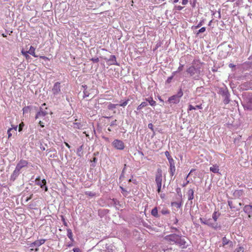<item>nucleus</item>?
<instances>
[{
    "label": "nucleus",
    "instance_id": "nucleus-59",
    "mask_svg": "<svg viewBox=\"0 0 252 252\" xmlns=\"http://www.w3.org/2000/svg\"><path fill=\"white\" fill-rule=\"evenodd\" d=\"M159 100L161 101V102H163V100L161 98H159Z\"/></svg>",
    "mask_w": 252,
    "mask_h": 252
},
{
    "label": "nucleus",
    "instance_id": "nucleus-33",
    "mask_svg": "<svg viewBox=\"0 0 252 252\" xmlns=\"http://www.w3.org/2000/svg\"><path fill=\"white\" fill-rule=\"evenodd\" d=\"M234 252H244V248L242 247H239L236 248Z\"/></svg>",
    "mask_w": 252,
    "mask_h": 252
},
{
    "label": "nucleus",
    "instance_id": "nucleus-41",
    "mask_svg": "<svg viewBox=\"0 0 252 252\" xmlns=\"http://www.w3.org/2000/svg\"><path fill=\"white\" fill-rule=\"evenodd\" d=\"M148 127L151 129L153 131H154L153 125L152 123H150L148 124Z\"/></svg>",
    "mask_w": 252,
    "mask_h": 252
},
{
    "label": "nucleus",
    "instance_id": "nucleus-19",
    "mask_svg": "<svg viewBox=\"0 0 252 252\" xmlns=\"http://www.w3.org/2000/svg\"><path fill=\"white\" fill-rule=\"evenodd\" d=\"M108 61L111 62L110 64L111 65H117L118 63L116 61V58L115 55H111Z\"/></svg>",
    "mask_w": 252,
    "mask_h": 252
},
{
    "label": "nucleus",
    "instance_id": "nucleus-6",
    "mask_svg": "<svg viewBox=\"0 0 252 252\" xmlns=\"http://www.w3.org/2000/svg\"><path fill=\"white\" fill-rule=\"evenodd\" d=\"M35 183L37 185L39 186L41 188H43L45 187V191H47L48 190V188L46 186V181L45 179L41 181L40 177L39 176L35 179Z\"/></svg>",
    "mask_w": 252,
    "mask_h": 252
},
{
    "label": "nucleus",
    "instance_id": "nucleus-3",
    "mask_svg": "<svg viewBox=\"0 0 252 252\" xmlns=\"http://www.w3.org/2000/svg\"><path fill=\"white\" fill-rule=\"evenodd\" d=\"M183 93L180 89L177 94L173 95L168 98V101L170 103L177 104L180 102L181 97L183 96Z\"/></svg>",
    "mask_w": 252,
    "mask_h": 252
},
{
    "label": "nucleus",
    "instance_id": "nucleus-37",
    "mask_svg": "<svg viewBox=\"0 0 252 252\" xmlns=\"http://www.w3.org/2000/svg\"><path fill=\"white\" fill-rule=\"evenodd\" d=\"M206 31V28L205 27L201 28L197 32V34H199V33L204 32Z\"/></svg>",
    "mask_w": 252,
    "mask_h": 252
},
{
    "label": "nucleus",
    "instance_id": "nucleus-43",
    "mask_svg": "<svg viewBox=\"0 0 252 252\" xmlns=\"http://www.w3.org/2000/svg\"><path fill=\"white\" fill-rule=\"evenodd\" d=\"M202 25V22H200L197 26H194V29H198L199 27H200Z\"/></svg>",
    "mask_w": 252,
    "mask_h": 252
},
{
    "label": "nucleus",
    "instance_id": "nucleus-23",
    "mask_svg": "<svg viewBox=\"0 0 252 252\" xmlns=\"http://www.w3.org/2000/svg\"><path fill=\"white\" fill-rule=\"evenodd\" d=\"M146 100L148 101L150 105L153 106L156 105V102L153 99L152 97L146 98Z\"/></svg>",
    "mask_w": 252,
    "mask_h": 252
},
{
    "label": "nucleus",
    "instance_id": "nucleus-51",
    "mask_svg": "<svg viewBox=\"0 0 252 252\" xmlns=\"http://www.w3.org/2000/svg\"><path fill=\"white\" fill-rule=\"evenodd\" d=\"M64 144L65 145V146L68 148H70V146L68 144V143H67V142H64Z\"/></svg>",
    "mask_w": 252,
    "mask_h": 252
},
{
    "label": "nucleus",
    "instance_id": "nucleus-8",
    "mask_svg": "<svg viewBox=\"0 0 252 252\" xmlns=\"http://www.w3.org/2000/svg\"><path fill=\"white\" fill-rule=\"evenodd\" d=\"M243 107L245 110H252V97H247L246 101L243 104Z\"/></svg>",
    "mask_w": 252,
    "mask_h": 252
},
{
    "label": "nucleus",
    "instance_id": "nucleus-54",
    "mask_svg": "<svg viewBox=\"0 0 252 252\" xmlns=\"http://www.w3.org/2000/svg\"><path fill=\"white\" fill-rule=\"evenodd\" d=\"M234 66H235V65H234V64H232V63H230V64H229V67H234Z\"/></svg>",
    "mask_w": 252,
    "mask_h": 252
},
{
    "label": "nucleus",
    "instance_id": "nucleus-26",
    "mask_svg": "<svg viewBox=\"0 0 252 252\" xmlns=\"http://www.w3.org/2000/svg\"><path fill=\"white\" fill-rule=\"evenodd\" d=\"M220 216V214L218 212H214L212 215V218L215 221H216Z\"/></svg>",
    "mask_w": 252,
    "mask_h": 252
},
{
    "label": "nucleus",
    "instance_id": "nucleus-46",
    "mask_svg": "<svg viewBox=\"0 0 252 252\" xmlns=\"http://www.w3.org/2000/svg\"><path fill=\"white\" fill-rule=\"evenodd\" d=\"M32 195L33 194H32L31 195H30V196L28 197L27 198V199H26V201L27 202L29 200H30V199H32Z\"/></svg>",
    "mask_w": 252,
    "mask_h": 252
},
{
    "label": "nucleus",
    "instance_id": "nucleus-53",
    "mask_svg": "<svg viewBox=\"0 0 252 252\" xmlns=\"http://www.w3.org/2000/svg\"><path fill=\"white\" fill-rule=\"evenodd\" d=\"M162 213L163 214H166L169 213V212L168 211H162Z\"/></svg>",
    "mask_w": 252,
    "mask_h": 252
},
{
    "label": "nucleus",
    "instance_id": "nucleus-31",
    "mask_svg": "<svg viewBox=\"0 0 252 252\" xmlns=\"http://www.w3.org/2000/svg\"><path fill=\"white\" fill-rule=\"evenodd\" d=\"M117 104L110 103L108 106V108L110 110L114 109L116 107Z\"/></svg>",
    "mask_w": 252,
    "mask_h": 252
},
{
    "label": "nucleus",
    "instance_id": "nucleus-61",
    "mask_svg": "<svg viewBox=\"0 0 252 252\" xmlns=\"http://www.w3.org/2000/svg\"><path fill=\"white\" fill-rule=\"evenodd\" d=\"M126 164H125V167H124V168L123 170L125 169V168H126Z\"/></svg>",
    "mask_w": 252,
    "mask_h": 252
},
{
    "label": "nucleus",
    "instance_id": "nucleus-30",
    "mask_svg": "<svg viewBox=\"0 0 252 252\" xmlns=\"http://www.w3.org/2000/svg\"><path fill=\"white\" fill-rule=\"evenodd\" d=\"M171 205L172 206L176 207L177 209H179L181 206V204L180 203L176 202H172L171 203Z\"/></svg>",
    "mask_w": 252,
    "mask_h": 252
},
{
    "label": "nucleus",
    "instance_id": "nucleus-15",
    "mask_svg": "<svg viewBox=\"0 0 252 252\" xmlns=\"http://www.w3.org/2000/svg\"><path fill=\"white\" fill-rule=\"evenodd\" d=\"M46 241L45 239H40L36 240L32 244V246L39 247L41 245L43 244Z\"/></svg>",
    "mask_w": 252,
    "mask_h": 252
},
{
    "label": "nucleus",
    "instance_id": "nucleus-18",
    "mask_svg": "<svg viewBox=\"0 0 252 252\" xmlns=\"http://www.w3.org/2000/svg\"><path fill=\"white\" fill-rule=\"evenodd\" d=\"M200 222H201V223H203V224H204L206 225H208L210 226H212V227L213 226V224L210 222V219L205 220L203 218H200Z\"/></svg>",
    "mask_w": 252,
    "mask_h": 252
},
{
    "label": "nucleus",
    "instance_id": "nucleus-2",
    "mask_svg": "<svg viewBox=\"0 0 252 252\" xmlns=\"http://www.w3.org/2000/svg\"><path fill=\"white\" fill-rule=\"evenodd\" d=\"M162 181V172L160 168L157 169L156 176L155 182L157 186V191L158 193L160 192Z\"/></svg>",
    "mask_w": 252,
    "mask_h": 252
},
{
    "label": "nucleus",
    "instance_id": "nucleus-38",
    "mask_svg": "<svg viewBox=\"0 0 252 252\" xmlns=\"http://www.w3.org/2000/svg\"><path fill=\"white\" fill-rule=\"evenodd\" d=\"M165 156H166V157L167 158H168V160H169V158H170V159H171V158H172L171 157V156H170V154H169V153L168 151H166V152H165Z\"/></svg>",
    "mask_w": 252,
    "mask_h": 252
},
{
    "label": "nucleus",
    "instance_id": "nucleus-4",
    "mask_svg": "<svg viewBox=\"0 0 252 252\" xmlns=\"http://www.w3.org/2000/svg\"><path fill=\"white\" fill-rule=\"evenodd\" d=\"M187 71L190 75V76L195 75V77H198L201 72L200 67H195L194 66H190L187 69Z\"/></svg>",
    "mask_w": 252,
    "mask_h": 252
},
{
    "label": "nucleus",
    "instance_id": "nucleus-47",
    "mask_svg": "<svg viewBox=\"0 0 252 252\" xmlns=\"http://www.w3.org/2000/svg\"><path fill=\"white\" fill-rule=\"evenodd\" d=\"M188 1H189L188 0H182V4L183 5H186V4H187L188 3Z\"/></svg>",
    "mask_w": 252,
    "mask_h": 252
},
{
    "label": "nucleus",
    "instance_id": "nucleus-10",
    "mask_svg": "<svg viewBox=\"0 0 252 252\" xmlns=\"http://www.w3.org/2000/svg\"><path fill=\"white\" fill-rule=\"evenodd\" d=\"M169 162L170 164L169 172L171 176H173L175 172L176 168L174 165V161L173 158H169Z\"/></svg>",
    "mask_w": 252,
    "mask_h": 252
},
{
    "label": "nucleus",
    "instance_id": "nucleus-24",
    "mask_svg": "<svg viewBox=\"0 0 252 252\" xmlns=\"http://www.w3.org/2000/svg\"><path fill=\"white\" fill-rule=\"evenodd\" d=\"M67 236L71 241H73V234L70 229H67Z\"/></svg>",
    "mask_w": 252,
    "mask_h": 252
},
{
    "label": "nucleus",
    "instance_id": "nucleus-7",
    "mask_svg": "<svg viewBox=\"0 0 252 252\" xmlns=\"http://www.w3.org/2000/svg\"><path fill=\"white\" fill-rule=\"evenodd\" d=\"M28 162L24 159H21L17 163L16 167V172H20L22 168L27 166Z\"/></svg>",
    "mask_w": 252,
    "mask_h": 252
},
{
    "label": "nucleus",
    "instance_id": "nucleus-48",
    "mask_svg": "<svg viewBox=\"0 0 252 252\" xmlns=\"http://www.w3.org/2000/svg\"><path fill=\"white\" fill-rule=\"evenodd\" d=\"M183 66H183V65H180V66L178 67V70L179 71H182V70H183Z\"/></svg>",
    "mask_w": 252,
    "mask_h": 252
},
{
    "label": "nucleus",
    "instance_id": "nucleus-13",
    "mask_svg": "<svg viewBox=\"0 0 252 252\" xmlns=\"http://www.w3.org/2000/svg\"><path fill=\"white\" fill-rule=\"evenodd\" d=\"M84 124L81 122H77V120L75 119L73 123V128L75 129H81L83 128Z\"/></svg>",
    "mask_w": 252,
    "mask_h": 252
},
{
    "label": "nucleus",
    "instance_id": "nucleus-17",
    "mask_svg": "<svg viewBox=\"0 0 252 252\" xmlns=\"http://www.w3.org/2000/svg\"><path fill=\"white\" fill-rule=\"evenodd\" d=\"M202 108L203 107L202 106L201 104L200 105H196L195 106H193L192 105L189 104V108L188 109V112L189 113V111H191L192 110H195L196 109H202Z\"/></svg>",
    "mask_w": 252,
    "mask_h": 252
},
{
    "label": "nucleus",
    "instance_id": "nucleus-44",
    "mask_svg": "<svg viewBox=\"0 0 252 252\" xmlns=\"http://www.w3.org/2000/svg\"><path fill=\"white\" fill-rule=\"evenodd\" d=\"M40 58L42 59L43 60H49V58L45 56H40Z\"/></svg>",
    "mask_w": 252,
    "mask_h": 252
},
{
    "label": "nucleus",
    "instance_id": "nucleus-9",
    "mask_svg": "<svg viewBox=\"0 0 252 252\" xmlns=\"http://www.w3.org/2000/svg\"><path fill=\"white\" fill-rule=\"evenodd\" d=\"M52 93L54 95H57L61 92V83L56 82L54 84L52 90Z\"/></svg>",
    "mask_w": 252,
    "mask_h": 252
},
{
    "label": "nucleus",
    "instance_id": "nucleus-32",
    "mask_svg": "<svg viewBox=\"0 0 252 252\" xmlns=\"http://www.w3.org/2000/svg\"><path fill=\"white\" fill-rule=\"evenodd\" d=\"M21 53H22V55H23L25 57L26 59H28L30 58V56L28 54V53L27 51L25 52L23 50H22V51H21Z\"/></svg>",
    "mask_w": 252,
    "mask_h": 252
},
{
    "label": "nucleus",
    "instance_id": "nucleus-14",
    "mask_svg": "<svg viewBox=\"0 0 252 252\" xmlns=\"http://www.w3.org/2000/svg\"><path fill=\"white\" fill-rule=\"evenodd\" d=\"M222 246L229 245L230 247H232L233 242L227 239L226 237H223L222 239Z\"/></svg>",
    "mask_w": 252,
    "mask_h": 252
},
{
    "label": "nucleus",
    "instance_id": "nucleus-40",
    "mask_svg": "<svg viewBox=\"0 0 252 252\" xmlns=\"http://www.w3.org/2000/svg\"><path fill=\"white\" fill-rule=\"evenodd\" d=\"M24 126V123L22 122L19 125V131H21L22 130L23 126Z\"/></svg>",
    "mask_w": 252,
    "mask_h": 252
},
{
    "label": "nucleus",
    "instance_id": "nucleus-60",
    "mask_svg": "<svg viewBox=\"0 0 252 252\" xmlns=\"http://www.w3.org/2000/svg\"><path fill=\"white\" fill-rule=\"evenodd\" d=\"M45 105H46V104H45V103H43V104L42 105V106H45Z\"/></svg>",
    "mask_w": 252,
    "mask_h": 252
},
{
    "label": "nucleus",
    "instance_id": "nucleus-22",
    "mask_svg": "<svg viewBox=\"0 0 252 252\" xmlns=\"http://www.w3.org/2000/svg\"><path fill=\"white\" fill-rule=\"evenodd\" d=\"M188 199L191 200L194 197V191L192 189H189L188 191Z\"/></svg>",
    "mask_w": 252,
    "mask_h": 252
},
{
    "label": "nucleus",
    "instance_id": "nucleus-29",
    "mask_svg": "<svg viewBox=\"0 0 252 252\" xmlns=\"http://www.w3.org/2000/svg\"><path fill=\"white\" fill-rule=\"evenodd\" d=\"M30 107L29 106L24 107L23 108V114L29 113L30 111Z\"/></svg>",
    "mask_w": 252,
    "mask_h": 252
},
{
    "label": "nucleus",
    "instance_id": "nucleus-57",
    "mask_svg": "<svg viewBox=\"0 0 252 252\" xmlns=\"http://www.w3.org/2000/svg\"><path fill=\"white\" fill-rule=\"evenodd\" d=\"M178 0H174V3H176V2H177L178 1Z\"/></svg>",
    "mask_w": 252,
    "mask_h": 252
},
{
    "label": "nucleus",
    "instance_id": "nucleus-56",
    "mask_svg": "<svg viewBox=\"0 0 252 252\" xmlns=\"http://www.w3.org/2000/svg\"><path fill=\"white\" fill-rule=\"evenodd\" d=\"M83 133H85V134H86V136L87 137H89V134H87V133H86V132H85H85H84Z\"/></svg>",
    "mask_w": 252,
    "mask_h": 252
},
{
    "label": "nucleus",
    "instance_id": "nucleus-52",
    "mask_svg": "<svg viewBox=\"0 0 252 252\" xmlns=\"http://www.w3.org/2000/svg\"><path fill=\"white\" fill-rule=\"evenodd\" d=\"M195 170L194 169H191L190 171V172L189 173V174L186 177V179H187L188 178V177L189 176V175H190V174L193 172V171H194Z\"/></svg>",
    "mask_w": 252,
    "mask_h": 252
},
{
    "label": "nucleus",
    "instance_id": "nucleus-36",
    "mask_svg": "<svg viewBox=\"0 0 252 252\" xmlns=\"http://www.w3.org/2000/svg\"><path fill=\"white\" fill-rule=\"evenodd\" d=\"M128 101L129 99H127L124 101L123 103H121L119 105L120 106L125 107L127 104Z\"/></svg>",
    "mask_w": 252,
    "mask_h": 252
},
{
    "label": "nucleus",
    "instance_id": "nucleus-50",
    "mask_svg": "<svg viewBox=\"0 0 252 252\" xmlns=\"http://www.w3.org/2000/svg\"><path fill=\"white\" fill-rule=\"evenodd\" d=\"M183 7L181 6H178L177 7V9L178 10H181L182 9H183Z\"/></svg>",
    "mask_w": 252,
    "mask_h": 252
},
{
    "label": "nucleus",
    "instance_id": "nucleus-25",
    "mask_svg": "<svg viewBox=\"0 0 252 252\" xmlns=\"http://www.w3.org/2000/svg\"><path fill=\"white\" fill-rule=\"evenodd\" d=\"M83 145L80 146L78 149L77 151V154L79 157H82L83 156Z\"/></svg>",
    "mask_w": 252,
    "mask_h": 252
},
{
    "label": "nucleus",
    "instance_id": "nucleus-27",
    "mask_svg": "<svg viewBox=\"0 0 252 252\" xmlns=\"http://www.w3.org/2000/svg\"><path fill=\"white\" fill-rule=\"evenodd\" d=\"M151 214L154 217H158V211L157 207H155L152 210Z\"/></svg>",
    "mask_w": 252,
    "mask_h": 252
},
{
    "label": "nucleus",
    "instance_id": "nucleus-45",
    "mask_svg": "<svg viewBox=\"0 0 252 252\" xmlns=\"http://www.w3.org/2000/svg\"><path fill=\"white\" fill-rule=\"evenodd\" d=\"M74 252H80V250L79 248H76L73 249Z\"/></svg>",
    "mask_w": 252,
    "mask_h": 252
},
{
    "label": "nucleus",
    "instance_id": "nucleus-11",
    "mask_svg": "<svg viewBox=\"0 0 252 252\" xmlns=\"http://www.w3.org/2000/svg\"><path fill=\"white\" fill-rule=\"evenodd\" d=\"M243 210L248 215L249 217L250 218L252 216V204L245 205Z\"/></svg>",
    "mask_w": 252,
    "mask_h": 252
},
{
    "label": "nucleus",
    "instance_id": "nucleus-28",
    "mask_svg": "<svg viewBox=\"0 0 252 252\" xmlns=\"http://www.w3.org/2000/svg\"><path fill=\"white\" fill-rule=\"evenodd\" d=\"M147 105L148 104L146 102H142L138 106L137 110H140L142 109L143 108L146 107Z\"/></svg>",
    "mask_w": 252,
    "mask_h": 252
},
{
    "label": "nucleus",
    "instance_id": "nucleus-16",
    "mask_svg": "<svg viewBox=\"0 0 252 252\" xmlns=\"http://www.w3.org/2000/svg\"><path fill=\"white\" fill-rule=\"evenodd\" d=\"M17 126H12V127L9 128L7 130V134H8V138L9 139L11 136H12V133L11 132L12 131L13 132H15L17 131Z\"/></svg>",
    "mask_w": 252,
    "mask_h": 252
},
{
    "label": "nucleus",
    "instance_id": "nucleus-34",
    "mask_svg": "<svg viewBox=\"0 0 252 252\" xmlns=\"http://www.w3.org/2000/svg\"><path fill=\"white\" fill-rule=\"evenodd\" d=\"M85 194L86 195H88V196H91V197H93V196H94L95 195V194L94 192H91V191H86L85 192Z\"/></svg>",
    "mask_w": 252,
    "mask_h": 252
},
{
    "label": "nucleus",
    "instance_id": "nucleus-5",
    "mask_svg": "<svg viewBox=\"0 0 252 252\" xmlns=\"http://www.w3.org/2000/svg\"><path fill=\"white\" fill-rule=\"evenodd\" d=\"M112 146L116 149L123 150L124 149L125 146L124 143L118 139H115L112 142Z\"/></svg>",
    "mask_w": 252,
    "mask_h": 252
},
{
    "label": "nucleus",
    "instance_id": "nucleus-42",
    "mask_svg": "<svg viewBox=\"0 0 252 252\" xmlns=\"http://www.w3.org/2000/svg\"><path fill=\"white\" fill-rule=\"evenodd\" d=\"M62 221L63 222V224H64V225H65V226H67V223L66 222V221H65L64 218L62 217Z\"/></svg>",
    "mask_w": 252,
    "mask_h": 252
},
{
    "label": "nucleus",
    "instance_id": "nucleus-58",
    "mask_svg": "<svg viewBox=\"0 0 252 252\" xmlns=\"http://www.w3.org/2000/svg\"><path fill=\"white\" fill-rule=\"evenodd\" d=\"M2 36L3 37H6V35H5V34H3V33L2 34Z\"/></svg>",
    "mask_w": 252,
    "mask_h": 252
},
{
    "label": "nucleus",
    "instance_id": "nucleus-21",
    "mask_svg": "<svg viewBox=\"0 0 252 252\" xmlns=\"http://www.w3.org/2000/svg\"><path fill=\"white\" fill-rule=\"evenodd\" d=\"M29 54L32 55L34 57H37V56L35 54V48L32 47L31 46L30 48V49L28 51H27Z\"/></svg>",
    "mask_w": 252,
    "mask_h": 252
},
{
    "label": "nucleus",
    "instance_id": "nucleus-35",
    "mask_svg": "<svg viewBox=\"0 0 252 252\" xmlns=\"http://www.w3.org/2000/svg\"><path fill=\"white\" fill-rule=\"evenodd\" d=\"M19 173L20 172H16L15 169L12 173V177H14V178L17 177L19 175Z\"/></svg>",
    "mask_w": 252,
    "mask_h": 252
},
{
    "label": "nucleus",
    "instance_id": "nucleus-49",
    "mask_svg": "<svg viewBox=\"0 0 252 252\" xmlns=\"http://www.w3.org/2000/svg\"><path fill=\"white\" fill-rule=\"evenodd\" d=\"M39 124L40 125L41 127H44V125H43V123L42 121H40L39 122Z\"/></svg>",
    "mask_w": 252,
    "mask_h": 252
},
{
    "label": "nucleus",
    "instance_id": "nucleus-39",
    "mask_svg": "<svg viewBox=\"0 0 252 252\" xmlns=\"http://www.w3.org/2000/svg\"><path fill=\"white\" fill-rule=\"evenodd\" d=\"M94 63H98L99 62V59L98 58H92L91 59Z\"/></svg>",
    "mask_w": 252,
    "mask_h": 252
},
{
    "label": "nucleus",
    "instance_id": "nucleus-1",
    "mask_svg": "<svg viewBox=\"0 0 252 252\" xmlns=\"http://www.w3.org/2000/svg\"><path fill=\"white\" fill-rule=\"evenodd\" d=\"M164 239L170 245L176 244L183 249L187 247L186 241L184 237L181 235L172 234L166 236Z\"/></svg>",
    "mask_w": 252,
    "mask_h": 252
},
{
    "label": "nucleus",
    "instance_id": "nucleus-55",
    "mask_svg": "<svg viewBox=\"0 0 252 252\" xmlns=\"http://www.w3.org/2000/svg\"><path fill=\"white\" fill-rule=\"evenodd\" d=\"M228 204H229V206H230V207L231 208H232V206L231 203L230 202H228Z\"/></svg>",
    "mask_w": 252,
    "mask_h": 252
},
{
    "label": "nucleus",
    "instance_id": "nucleus-20",
    "mask_svg": "<svg viewBox=\"0 0 252 252\" xmlns=\"http://www.w3.org/2000/svg\"><path fill=\"white\" fill-rule=\"evenodd\" d=\"M210 170L211 171L214 173H217L219 171V166L217 165H213L212 166L210 167Z\"/></svg>",
    "mask_w": 252,
    "mask_h": 252
},
{
    "label": "nucleus",
    "instance_id": "nucleus-62",
    "mask_svg": "<svg viewBox=\"0 0 252 252\" xmlns=\"http://www.w3.org/2000/svg\"><path fill=\"white\" fill-rule=\"evenodd\" d=\"M189 181H187V183H186V185L189 183ZM186 186V184L184 185V186Z\"/></svg>",
    "mask_w": 252,
    "mask_h": 252
},
{
    "label": "nucleus",
    "instance_id": "nucleus-12",
    "mask_svg": "<svg viewBox=\"0 0 252 252\" xmlns=\"http://www.w3.org/2000/svg\"><path fill=\"white\" fill-rule=\"evenodd\" d=\"M48 112L46 110H43V108L42 107L40 108V110L38 111L36 116H35V119H37L39 118H42L44 116H45L46 115L48 114Z\"/></svg>",
    "mask_w": 252,
    "mask_h": 252
}]
</instances>
